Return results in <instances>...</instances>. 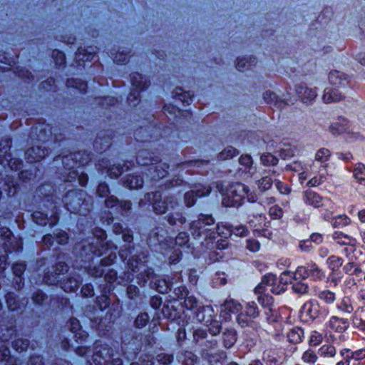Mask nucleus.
<instances>
[{
	"label": "nucleus",
	"instance_id": "f257e3e1",
	"mask_svg": "<svg viewBox=\"0 0 365 365\" xmlns=\"http://www.w3.org/2000/svg\"><path fill=\"white\" fill-rule=\"evenodd\" d=\"M75 253L81 261L90 262L95 257H101L102 264H113L116 259L117 247H98L95 239H86L76 244Z\"/></svg>",
	"mask_w": 365,
	"mask_h": 365
},
{
	"label": "nucleus",
	"instance_id": "f03ea898",
	"mask_svg": "<svg viewBox=\"0 0 365 365\" xmlns=\"http://www.w3.org/2000/svg\"><path fill=\"white\" fill-rule=\"evenodd\" d=\"M63 203L71 213L86 216L93 209V200L83 190H71L64 196Z\"/></svg>",
	"mask_w": 365,
	"mask_h": 365
},
{
	"label": "nucleus",
	"instance_id": "7ed1b4c3",
	"mask_svg": "<svg viewBox=\"0 0 365 365\" xmlns=\"http://www.w3.org/2000/svg\"><path fill=\"white\" fill-rule=\"evenodd\" d=\"M147 203L152 205L156 215H163L175 210L179 206V201L175 195L163 197L160 191L148 192L144 198L139 201V207H143Z\"/></svg>",
	"mask_w": 365,
	"mask_h": 365
},
{
	"label": "nucleus",
	"instance_id": "20e7f679",
	"mask_svg": "<svg viewBox=\"0 0 365 365\" xmlns=\"http://www.w3.org/2000/svg\"><path fill=\"white\" fill-rule=\"evenodd\" d=\"M215 220L211 215L200 214L197 220H193L190 225V230L194 238L205 237V240H214L217 232L214 227Z\"/></svg>",
	"mask_w": 365,
	"mask_h": 365
},
{
	"label": "nucleus",
	"instance_id": "39448f33",
	"mask_svg": "<svg viewBox=\"0 0 365 365\" xmlns=\"http://www.w3.org/2000/svg\"><path fill=\"white\" fill-rule=\"evenodd\" d=\"M249 192V187L243 183L232 184L222 195V204L225 207H239L246 197L249 201L254 202V197H250Z\"/></svg>",
	"mask_w": 365,
	"mask_h": 365
},
{
	"label": "nucleus",
	"instance_id": "423d86ee",
	"mask_svg": "<svg viewBox=\"0 0 365 365\" xmlns=\"http://www.w3.org/2000/svg\"><path fill=\"white\" fill-rule=\"evenodd\" d=\"M68 265L63 262H58L48 268L43 277V282L47 285H58L64 278L63 275L68 272Z\"/></svg>",
	"mask_w": 365,
	"mask_h": 365
},
{
	"label": "nucleus",
	"instance_id": "0eeeda50",
	"mask_svg": "<svg viewBox=\"0 0 365 365\" xmlns=\"http://www.w3.org/2000/svg\"><path fill=\"white\" fill-rule=\"evenodd\" d=\"M113 356L114 350L108 344H96L92 356V362H90L89 365H109Z\"/></svg>",
	"mask_w": 365,
	"mask_h": 365
},
{
	"label": "nucleus",
	"instance_id": "6e6552de",
	"mask_svg": "<svg viewBox=\"0 0 365 365\" xmlns=\"http://www.w3.org/2000/svg\"><path fill=\"white\" fill-rule=\"evenodd\" d=\"M96 166L98 167V169L101 171L106 170L108 176L112 178H117L121 175L125 170H128L129 168L127 163H123V165L120 163L111 164L110 161L106 158L98 160Z\"/></svg>",
	"mask_w": 365,
	"mask_h": 365
},
{
	"label": "nucleus",
	"instance_id": "1a4fd4ad",
	"mask_svg": "<svg viewBox=\"0 0 365 365\" xmlns=\"http://www.w3.org/2000/svg\"><path fill=\"white\" fill-rule=\"evenodd\" d=\"M105 205L107 208L110 209V213L125 215L131 209V202L128 200H118V199L113 196H108L105 200Z\"/></svg>",
	"mask_w": 365,
	"mask_h": 365
},
{
	"label": "nucleus",
	"instance_id": "9d476101",
	"mask_svg": "<svg viewBox=\"0 0 365 365\" xmlns=\"http://www.w3.org/2000/svg\"><path fill=\"white\" fill-rule=\"evenodd\" d=\"M210 187L199 185L195 187L194 190L186 192L184 195V201L187 207H190L195 205L197 197L207 196L210 193Z\"/></svg>",
	"mask_w": 365,
	"mask_h": 365
},
{
	"label": "nucleus",
	"instance_id": "9b49d317",
	"mask_svg": "<svg viewBox=\"0 0 365 365\" xmlns=\"http://www.w3.org/2000/svg\"><path fill=\"white\" fill-rule=\"evenodd\" d=\"M81 282L82 280L78 274L71 272L58 283V286L66 292H73L78 289Z\"/></svg>",
	"mask_w": 365,
	"mask_h": 365
},
{
	"label": "nucleus",
	"instance_id": "f8f14e48",
	"mask_svg": "<svg viewBox=\"0 0 365 365\" xmlns=\"http://www.w3.org/2000/svg\"><path fill=\"white\" fill-rule=\"evenodd\" d=\"M113 137V132L110 130L99 132L93 143L96 150L102 153L107 150L111 145Z\"/></svg>",
	"mask_w": 365,
	"mask_h": 365
},
{
	"label": "nucleus",
	"instance_id": "ddd939ff",
	"mask_svg": "<svg viewBox=\"0 0 365 365\" xmlns=\"http://www.w3.org/2000/svg\"><path fill=\"white\" fill-rule=\"evenodd\" d=\"M47 147L40 144L31 147L25 153L26 159L31 163L41 160L48 154Z\"/></svg>",
	"mask_w": 365,
	"mask_h": 365
},
{
	"label": "nucleus",
	"instance_id": "4468645a",
	"mask_svg": "<svg viewBox=\"0 0 365 365\" xmlns=\"http://www.w3.org/2000/svg\"><path fill=\"white\" fill-rule=\"evenodd\" d=\"M295 91L303 103L311 104L317 96L316 88L308 87L305 84H299L295 86Z\"/></svg>",
	"mask_w": 365,
	"mask_h": 365
},
{
	"label": "nucleus",
	"instance_id": "2eb2a0df",
	"mask_svg": "<svg viewBox=\"0 0 365 365\" xmlns=\"http://www.w3.org/2000/svg\"><path fill=\"white\" fill-rule=\"evenodd\" d=\"M136 160L139 165L151 166L160 163V157L149 150L143 149L138 151Z\"/></svg>",
	"mask_w": 365,
	"mask_h": 365
},
{
	"label": "nucleus",
	"instance_id": "dca6fc26",
	"mask_svg": "<svg viewBox=\"0 0 365 365\" xmlns=\"http://www.w3.org/2000/svg\"><path fill=\"white\" fill-rule=\"evenodd\" d=\"M148 254L145 251H139L131 255L128 264L133 272H138L140 268L144 267V263L148 261Z\"/></svg>",
	"mask_w": 365,
	"mask_h": 365
},
{
	"label": "nucleus",
	"instance_id": "f3484780",
	"mask_svg": "<svg viewBox=\"0 0 365 365\" xmlns=\"http://www.w3.org/2000/svg\"><path fill=\"white\" fill-rule=\"evenodd\" d=\"M122 235V238L125 245L120 250L119 255L122 259H125L132 254L134 250L133 236L130 230H125Z\"/></svg>",
	"mask_w": 365,
	"mask_h": 365
},
{
	"label": "nucleus",
	"instance_id": "a211bd4d",
	"mask_svg": "<svg viewBox=\"0 0 365 365\" xmlns=\"http://www.w3.org/2000/svg\"><path fill=\"white\" fill-rule=\"evenodd\" d=\"M35 134L36 135V140L38 144L45 145L48 144L51 137V128L48 125H39L34 128Z\"/></svg>",
	"mask_w": 365,
	"mask_h": 365
},
{
	"label": "nucleus",
	"instance_id": "6ab92c4d",
	"mask_svg": "<svg viewBox=\"0 0 365 365\" xmlns=\"http://www.w3.org/2000/svg\"><path fill=\"white\" fill-rule=\"evenodd\" d=\"M300 313L302 317H308L313 320L319 316V306L315 302L308 301L302 306Z\"/></svg>",
	"mask_w": 365,
	"mask_h": 365
},
{
	"label": "nucleus",
	"instance_id": "aec40b11",
	"mask_svg": "<svg viewBox=\"0 0 365 365\" xmlns=\"http://www.w3.org/2000/svg\"><path fill=\"white\" fill-rule=\"evenodd\" d=\"M203 357L208 362L209 365H224L227 354L222 350L215 352L207 351L203 354Z\"/></svg>",
	"mask_w": 365,
	"mask_h": 365
},
{
	"label": "nucleus",
	"instance_id": "412c9836",
	"mask_svg": "<svg viewBox=\"0 0 365 365\" xmlns=\"http://www.w3.org/2000/svg\"><path fill=\"white\" fill-rule=\"evenodd\" d=\"M167 232L162 227H155L152 230H150L148 237V242L150 245H157L164 242L165 240Z\"/></svg>",
	"mask_w": 365,
	"mask_h": 365
},
{
	"label": "nucleus",
	"instance_id": "4be33fe9",
	"mask_svg": "<svg viewBox=\"0 0 365 365\" xmlns=\"http://www.w3.org/2000/svg\"><path fill=\"white\" fill-rule=\"evenodd\" d=\"M263 98L267 104L279 109L283 108L285 105L288 104L285 99L281 98L275 93L271 91H265L263 93Z\"/></svg>",
	"mask_w": 365,
	"mask_h": 365
},
{
	"label": "nucleus",
	"instance_id": "5701e85b",
	"mask_svg": "<svg viewBox=\"0 0 365 365\" xmlns=\"http://www.w3.org/2000/svg\"><path fill=\"white\" fill-rule=\"evenodd\" d=\"M0 237H2L3 245L6 251L12 252L16 250V245H14V236L11 231L6 227H0Z\"/></svg>",
	"mask_w": 365,
	"mask_h": 365
},
{
	"label": "nucleus",
	"instance_id": "b1692460",
	"mask_svg": "<svg viewBox=\"0 0 365 365\" xmlns=\"http://www.w3.org/2000/svg\"><path fill=\"white\" fill-rule=\"evenodd\" d=\"M215 316L213 309L210 306L200 307L195 312L196 319L205 325Z\"/></svg>",
	"mask_w": 365,
	"mask_h": 365
},
{
	"label": "nucleus",
	"instance_id": "393cba45",
	"mask_svg": "<svg viewBox=\"0 0 365 365\" xmlns=\"http://www.w3.org/2000/svg\"><path fill=\"white\" fill-rule=\"evenodd\" d=\"M349 128V120L343 117H339L336 121L330 125L329 130L334 135H336L347 132Z\"/></svg>",
	"mask_w": 365,
	"mask_h": 365
},
{
	"label": "nucleus",
	"instance_id": "a878e982",
	"mask_svg": "<svg viewBox=\"0 0 365 365\" xmlns=\"http://www.w3.org/2000/svg\"><path fill=\"white\" fill-rule=\"evenodd\" d=\"M237 334L234 328H226L222 333V343L225 349L232 348L236 343Z\"/></svg>",
	"mask_w": 365,
	"mask_h": 365
},
{
	"label": "nucleus",
	"instance_id": "bb28decb",
	"mask_svg": "<svg viewBox=\"0 0 365 365\" xmlns=\"http://www.w3.org/2000/svg\"><path fill=\"white\" fill-rule=\"evenodd\" d=\"M169 167L168 164L161 163V161L158 164L151 165L149 168V173L151 178L153 180L163 178L168 175V170L169 169Z\"/></svg>",
	"mask_w": 365,
	"mask_h": 365
},
{
	"label": "nucleus",
	"instance_id": "cd10ccee",
	"mask_svg": "<svg viewBox=\"0 0 365 365\" xmlns=\"http://www.w3.org/2000/svg\"><path fill=\"white\" fill-rule=\"evenodd\" d=\"M130 82L133 89L139 91L146 89L150 85V80L137 72L130 75Z\"/></svg>",
	"mask_w": 365,
	"mask_h": 365
},
{
	"label": "nucleus",
	"instance_id": "c85d7f7f",
	"mask_svg": "<svg viewBox=\"0 0 365 365\" xmlns=\"http://www.w3.org/2000/svg\"><path fill=\"white\" fill-rule=\"evenodd\" d=\"M106 233L103 230L99 227H96L93 230V236L89 237L87 239H95V242L100 247H117L116 246L112 245L110 242H106Z\"/></svg>",
	"mask_w": 365,
	"mask_h": 365
},
{
	"label": "nucleus",
	"instance_id": "c756f323",
	"mask_svg": "<svg viewBox=\"0 0 365 365\" xmlns=\"http://www.w3.org/2000/svg\"><path fill=\"white\" fill-rule=\"evenodd\" d=\"M329 81L331 85L338 87L346 86L349 82L347 75L339 71H331L329 75Z\"/></svg>",
	"mask_w": 365,
	"mask_h": 365
},
{
	"label": "nucleus",
	"instance_id": "7c9ffc66",
	"mask_svg": "<svg viewBox=\"0 0 365 365\" xmlns=\"http://www.w3.org/2000/svg\"><path fill=\"white\" fill-rule=\"evenodd\" d=\"M144 183L143 179L138 175H128L123 180V184L125 187L130 189H138L143 187Z\"/></svg>",
	"mask_w": 365,
	"mask_h": 365
},
{
	"label": "nucleus",
	"instance_id": "2f4dec72",
	"mask_svg": "<svg viewBox=\"0 0 365 365\" xmlns=\"http://www.w3.org/2000/svg\"><path fill=\"white\" fill-rule=\"evenodd\" d=\"M343 98V96L337 90L333 88H325L322 96L325 103L338 102Z\"/></svg>",
	"mask_w": 365,
	"mask_h": 365
},
{
	"label": "nucleus",
	"instance_id": "473e14b6",
	"mask_svg": "<svg viewBox=\"0 0 365 365\" xmlns=\"http://www.w3.org/2000/svg\"><path fill=\"white\" fill-rule=\"evenodd\" d=\"M277 278L275 275L272 274H269L263 277L262 282L260 284L257 285V287L255 289V292L256 294H261L266 291V287H272L275 284Z\"/></svg>",
	"mask_w": 365,
	"mask_h": 365
},
{
	"label": "nucleus",
	"instance_id": "72a5a7b5",
	"mask_svg": "<svg viewBox=\"0 0 365 365\" xmlns=\"http://www.w3.org/2000/svg\"><path fill=\"white\" fill-rule=\"evenodd\" d=\"M257 63V59L254 56L243 57L237 58L236 63V68L239 71H244L250 69L252 66H255Z\"/></svg>",
	"mask_w": 365,
	"mask_h": 365
},
{
	"label": "nucleus",
	"instance_id": "f704fd0d",
	"mask_svg": "<svg viewBox=\"0 0 365 365\" xmlns=\"http://www.w3.org/2000/svg\"><path fill=\"white\" fill-rule=\"evenodd\" d=\"M78 155H79V154H75V153H71L68 155H63L61 158L63 167L71 171L78 168Z\"/></svg>",
	"mask_w": 365,
	"mask_h": 365
},
{
	"label": "nucleus",
	"instance_id": "c9c22d12",
	"mask_svg": "<svg viewBox=\"0 0 365 365\" xmlns=\"http://www.w3.org/2000/svg\"><path fill=\"white\" fill-rule=\"evenodd\" d=\"M155 277L154 271L152 268L145 267L137 275V283L140 286H145L148 280L153 279Z\"/></svg>",
	"mask_w": 365,
	"mask_h": 365
},
{
	"label": "nucleus",
	"instance_id": "e433bc0d",
	"mask_svg": "<svg viewBox=\"0 0 365 365\" xmlns=\"http://www.w3.org/2000/svg\"><path fill=\"white\" fill-rule=\"evenodd\" d=\"M276 173L277 172L275 170H269L268 172L264 171V174L267 175H265L258 180V187L261 191H266L271 188L274 180L271 178L270 173H272V175H275Z\"/></svg>",
	"mask_w": 365,
	"mask_h": 365
},
{
	"label": "nucleus",
	"instance_id": "4c0bfd02",
	"mask_svg": "<svg viewBox=\"0 0 365 365\" xmlns=\"http://www.w3.org/2000/svg\"><path fill=\"white\" fill-rule=\"evenodd\" d=\"M346 319H340L336 317H332L329 321V327L337 332H343L348 327Z\"/></svg>",
	"mask_w": 365,
	"mask_h": 365
},
{
	"label": "nucleus",
	"instance_id": "58836bf2",
	"mask_svg": "<svg viewBox=\"0 0 365 365\" xmlns=\"http://www.w3.org/2000/svg\"><path fill=\"white\" fill-rule=\"evenodd\" d=\"M304 200L306 204L314 207H319L322 205V198L317 193L312 191H307Z\"/></svg>",
	"mask_w": 365,
	"mask_h": 365
},
{
	"label": "nucleus",
	"instance_id": "ea45409f",
	"mask_svg": "<svg viewBox=\"0 0 365 365\" xmlns=\"http://www.w3.org/2000/svg\"><path fill=\"white\" fill-rule=\"evenodd\" d=\"M15 332L16 329L13 322H10L9 325H1L0 327V340L2 341H9Z\"/></svg>",
	"mask_w": 365,
	"mask_h": 365
},
{
	"label": "nucleus",
	"instance_id": "a19ab883",
	"mask_svg": "<svg viewBox=\"0 0 365 365\" xmlns=\"http://www.w3.org/2000/svg\"><path fill=\"white\" fill-rule=\"evenodd\" d=\"M11 146V138H6L0 140V164L4 163V158L6 157H10L9 153Z\"/></svg>",
	"mask_w": 365,
	"mask_h": 365
},
{
	"label": "nucleus",
	"instance_id": "79ce46f5",
	"mask_svg": "<svg viewBox=\"0 0 365 365\" xmlns=\"http://www.w3.org/2000/svg\"><path fill=\"white\" fill-rule=\"evenodd\" d=\"M303 336L304 331L299 327H294L287 334V340L293 344L300 343Z\"/></svg>",
	"mask_w": 365,
	"mask_h": 365
},
{
	"label": "nucleus",
	"instance_id": "37998d69",
	"mask_svg": "<svg viewBox=\"0 0 365 365\" xmlns=\"http://www.w3.org/2000/svg\"><path fill=\"white\" fill-rule=\"evenodd\" d=\"M166 220L171 226L178 224L183 225L186 222V218L180 212H170L166 216Z\"/></svg>",
	"mask_w": 365,
	"mask_h": 365
},
{
	"label": "nucleus",
	"instance_id": "c03bdc74",
	"mask_svg": "<svg viewBox=\"0 0 365 365\" xmlns=\"http://www.w3.org/2000/svg\"><path fill=\"white\" fill-rule=\"evenodd\" d=\"M205 326L208 327L209 333L213 336L218 335L222 329V322L217 319V315L206 324Z\"/></svg>",
	"mask_w": 365,
	"mask_h": 365
},
{
	"label": "nucleus",
	"instance_id": "a18cd8bd",
	"mask_svg": "<svg viewBox=\"0 0 365 365\" xmlns=\"http://www.w3.org/2000/svg\"><path fill=\"white\" fill-rule=\"evenodd\" d=\"M5 298L9 309L14 311L21 309L20 302L14 292H8Z\"/></svg>",
	"mask_w": 365,
	"mask_h": 365
},
{
	"label": "nucleus",
	"instance_id": "49530a36",
	"mask_svg": "<svg viewBox=\"0 0 365 365\" xmlns=\"http://www.w3.org/2000/svg\"><path fill=\"white\" fill-rule=\"evenodd\" d=\"M239 150L232 146H227L218 154V159L220 160H226L238 155Z\"/></svg>",
	"mask_w": 365,
	"mask_h": 365
},
{
	"label": "nucleus",
	"instance_id": "de8ad7c7",
	"mask_svg": "<svg viewBox=\"0 0 365 365\" xmlns=\"http://www.w3.org/2000/svg\"><path fill=\"white\" fill-rule=\"evenodd\" d=\"M182 365H200L198 357L191 351H185L182 353L181 359Z\"/></svg>",
	"mask_w": 365,
	"mask_h": 365
},
{
	"label": "nucleus",
	"instance_id": "09e8293b",
	"mask_svg": "<svg viewBox=\"0 0 365 365\" xmlns=\"http://www.w3.org/2000/svg\"><path fill=\"white\" fill-rule=\"evenodd\" d=\"M31 300L35 305L42 306L48 300V296L40 289H38L32 294Z\"/></svg>",
	"mask_w": 365,
	"mask_h": 365
},
{
	"label": "nucleus",
	"instance_id": "8fccbe9b",
	"mask_svg": "<svg viewBox=\"0 0 365 365\" xmlns=\"http://www.w3.org/2000/svg\"><path fill=\"white\" fill-rule=\"evenodd\" d=\"M262 361L266 365H281L278 358L275 356L274 353L270 350H266L262 354Z\"/></svg>",
	"mask_w": 365,
	"mask_h": 365
},
{
	"label": "nucleus",
	"instance_id": "3c124183",
	"mask_svg": "<svg viewBox=\"0 0 365 365\" xmlns=\"http://www.w3.org/2000/svg\"><path fill=\"white\" fill-rule=\"evenodd\" d=\"M78 178V182L81 186H85L87 184L88 178L86 174L81 173V174L78 170H73L70 171L68 178L67 181H72Z\"/></svg>",
	"mask_w": 365,
	"mask_h": 365
},
{
	"label": "nucleus",
	"instance_id": "603ef678",
	"mask_svg": "<svg viewBox=\"0 0 365 365\" xmlns=\"http://www.w3.org/2000/svg\"><path fill=\"white\" fill-rule=\"evenodd\" d=\"M29 346V340L27 339L19 338L12 341V347L16 351L19 353L26 351Z\"/></svg>",
	"mask_w": 365,
	"mask_h": 365
},
{
	"label": "nucleus",
	"instance_id": "864d4df0",
	"mask_svg": "<svg viewBox=\"0 0 365 365\" xmlns=\"http://www.w3.org/2000/svg\"><path fill=\"white\" fill-rule=\"evenodd\" d=\"M224 306L225 310L233 314L240 313L242 309V305L239 302L232 299L226 300Z\"/></svg>",
	"mask_w": 365,
	"mask_h": 365
},
{
	"label": "nucleus",
	"instance_id": "5fc2aeb1",
	"mask_svg": "<svg viewBox=\"0 0 365 365\" xmlns=\"http://www.w3.org/2000/svg\"><path fill=\"white\" fill-rule=\"evenodd\" d=\"M261 163L264 166H274L278 163V158L270 153H265L260 156Z\"/></svg>",
	"mask_w": 365,
	"mask_h": 365
},
{
	"label": "nucleus",
	"instance_id": "6e6d98bb",
	"mask_svg": "<svg viewBox=\"0 0 365 365\" xmlns=\"http://www.w3.org/2000/svg\"><path fill=\"white\" fill-rule=\"evenodd\" d=\"M110 264H102L101 259L100 260L99 264L94 266H89L88 268V273L92 277H102L104 273L103 267L110 266Z\"/></svg>",
	"mask_w": 365,
	"mask_h": 365
},
{
	"label": "nucleus",
	"instance_id": "4d7b16f0",
	"mask_svg": "<svg viewBox=\"0 0 365 365\" xmlns=\"http://www.w3.org/2000/svg\"><path fill=\"white\" fill-rule=\"evenodd\" d=\"M262 210V206L259 203L250 205L247 209L248 218L250 219L251 217H252L253 218L261 219L262 217L261 212Z\"/></svg>",
	"mask_w": 365,
	"mask_h": 365
},
{
	"label": "nucleus",
	"instance_id": "13d9d810",
	"mask_svg": "<svg viewBox=\"0 0 365 365\" xmlns=\"http://www.w3.org/2000/svg\"><path fill=\"white\" fill-rule=\"evenodd\" d=\"M292 284L293 291L297 294H304L309 291V285L304 281L292 282Z\"/></svg>",
	"mask_w": 365,
	"mask_h": 365
},
{
	"label": "nucleus",
	"instance_id": "bf43d9fd",
	"mask_svg": "<svg viewBox=\"0 0 365 365\" xmlns=\"http://www.w3.org/2000/svg\"><path fill=\"white\" fill-rule=\"evenodd\" d=\"M155 285L157 291L162 294L168 293L173 287V283L165 279H158Z\"/></svg>",
	"mask_w": 365,
	"mask_h": 365
},
{
	"label": "nucleus",
	"instance_id": "052dcab7",
	"mask_svg": "<svg viewBox=\"0 0 365 365\" xmlns=\"http://www.w3.org/2000/svg\"><path fill=\"white\" fill-rule=\"evenodd\" d=\"M75 154H79L77 159L78 168L87 165L92 158V154L87 150L76 152Z\"/></svg>",
	"mask_w": 365,
	"mask_h": 365
},
{
	"label": "nucleus",
	"instance_id": "680f3d73",
	"mask_svg": "<svg viewBox=\"0 0 365 365\" xmlns=\"http://www.w3.org/2000/svg\"><path fill=\"white\" fill-rule=\"evenodd\" d=\"M2 189L8 196H14L17 192L16 183L9 178L5 181Z\"/></svg>",
	"mask_w": 365,
	"mask_h": 365
},
{
	"label": "nucleus",
	"instance_id": "e2e57ef3",
	"mask_svg": "<svg viewBox=\"0 0 365 365\" xmlns=\"http://www.w3.org/2000/svg\"><path fill=\"white\" fill-rule=\"evenodd\" d=\"M175 94L178 99L187 105L192 102L193 94L190 91H183L182 88H177Z\"/></svg>",
	"mask_w": 365,
	"mask_h": 365
},
{
	"label": "nucleus",
	"instance_id": "0e129e2a",
	"mask_svg": "<svg viewBox=\"0 0 365 365\" xmlns=\"http://www.w3.org/2000/svg\"><path fill=\"white\" fill-rule=\"evenodd\" d=\"M155 360L158 365H170L174 360V356L173 354L160 353L156 356Z\"/></svg>",
	"mask_w": 365,
	"mask_h": 365
},
{
	"label": "nucleus",
	"instance_id": "69168bd1",
	"mask_svg": "<svg viewBox=\"0 0 365 365\" xmlns=\"http://www.w3.org/2000/svg\"><path fill=\"white\" fill-rule=\"evenodd\" d=\"M333 238L340 245H348L351 244V242L355 241V240L351 237L339 232H335L333 234Z\"/></svg>",
	"mask_w": 365,
	"mask_h": 365
},
{
	"label": "nucleus",
	"instance_id": "338daca9",
	"mask_svg": "<svg viewBox=\"0 0 365 365\" xmlns=\"http://www.w3.org/2000/svg\"><path fill=\"white\" fill-rule=\"evenodd\" d=\"M236 321L241 327H249L252 323L251 318H250V317L245 312L242 311L238 313Z\"/></svg>",
	"mask_w": 365,
	"mask_h": 365
},
{
	"label": "nucleus",
	"instance_id": "774afa93",
	"mask_svg": "<svg viewBox=\"0 0 365 365\" xmlns=\"http://www.w3.org/2000/svg\"><path fill=\"white\" fill-rule=\"evenodd\" d=\"M353 173L354 177L359 181L365 180V165L364 164H356Z\"/></svg>",
	"mask_w": 365,
	"mask_h": 365
}]
</instances>
